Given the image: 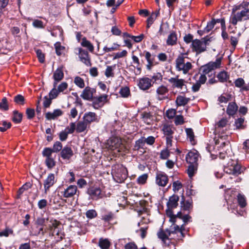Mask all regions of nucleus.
I'll return each instance as SVG.
<instances>
[{
  "instance_id": "nucleus-1",
  "label": "nucleus",
  "mask_w": 249,
  "mask_h": 249,
  "mask_svg": "<svg viewBox=\"0 0 249 249\" xmlns=\"http://www.w3.org/2000/svg\"><path fill=\"white\" fill-rule=\"evenodd\" d=\"M249 18V9L244 8L242 5L234 6L232 10L230 21L234 25L238 21Z\"/></svg>"
},
{
  "instance_id": "nucleus-2",
  "label": "nucleus",
  "mask_w": 249,
  "mask_h": 249,
  "mask_svg": "<svg viewBox=\"0 0 249 249\" xmlns=\"http://www.w3.org/2000/svg\"><path fill=\"white\" fill-rule=\"evenodd\" d=\"M187 57L183 54L179 55L176 59V68L178 71L187 74L192 69V63L187 61Z\"/></svg>"
},
{
  "instance_id": "nucleus-3",
  "label": "nucleus",
  "mask_w": 249,
  "mask_h": 249,
  "mask_svg": "<svg viewBox=\"0 0 249 249\" xmlns=\"http://www.w3.org/2000/svg\"><path fill=\"white\" fill-rule=\"evenodd\" d=\"M112 174L117 179V181L121 182L127 178V171L123 165L116 164L112 166Z\"/></svg>"
},
{
  "instance_id": "nucleus-4",
  "label": "nucleus",
  "mask_w": 249,
  "mask_h": 249,
  "mask_svg": "<svg viewBox=\"0 0 249 249\" xmlns=\"http://www.w3.org/2000/svg\"><path fill=\"white\" fill-rule=\"evenodd\" d=\"M224 171L227 174L238 176L241 173L242 168L241 165L236 161L231 160L225 167Z\"/></svg>"
},
{
  "instance_id": "nucleus-5",
  "label": "nucleus",
  "mask_w": 249,
  "mask_h": 249,
  "mask_svg": "<svg viewBox=\"0 0 249 249\" xmlns=\"http://www.w3.org/2000/svg\"><path fill=\"white\" fill-rule=\"evenodd\" d=\"M176 130L175 127L173 125L164 124L162 128V131L166 140V145L168 147L172 146V141L173 138V134Z\"/></svg>"
},
{
  "instance_id": "nucleus-6",
  "label": "nucleus",
  "mask_w": 249,
  "mask_h": 249,
  "mask_svg": "<svg viewBox=\"0 0 249 249\" xmlns=\"http://www.w3.org/2000/svg\"><path fill=\"white\" fill-rule=\"evenodd\" d=\"M209 41L210 39L205 37L201 40L195 39L192 41L193 48L197 53H201L206 50Z\"/></svg>"
},
{
  "instance_id": "nucleus-7",
  "label": "nucleus",
  "mask_w": 249,
  "mask_h": 249,
  "mask_svg": "<svg viewBox=\"0 0 249 249\" xmlns=\"http://www.w3.org/2000/svg\"><path fill=\"white\" fill-rule=\"evenodd\" d=\"M221 63V58H219L216 59L214 62H210L208 64L203 66L201 68L203 73L204 74H209L212 71L220 67Z\"/></svg>"
},
{
  "instance_id": "nucleus-8",
  "label": "nucleus",
  "mask_w": 249,
  "mask_h": 249,
  "mask_svg": "<svg viewBox=\"0 0 249 249\" xmlns=\"http://www.w3.org/2000/svg\"><path fill=\"white\" fill-rule=\"evenodd\" d=\"M168 82L172 84V87L173 88L186 90L185 80L183 79H179L178 76L169 79Z\"/></svg>"
},
{
  "instance_id": "nucleus-9",
  "label": "nucleus",
  "mask_w": 249,
  "mask_h": 249,
  "mask_svg": "<svg viewBox=\"0 0 249 249\" xmlns=\"http://www.w3.org/2000/svg\"><path fill=\"white\" fill-rule=\"evenodd\" d=\"M56 181L57 179L54 174L50 173L48 174L43 183L44 193L45 194H47L49 191L50 188L54 184Z\"/></svg>"
},
{
  "instance_id": "nucleus-10",
  "label": "nucleus",
  "mask_w": 249,
  "mask_h": 249,
  "mask_svg": "<svg viewBox=\"0 0 249 249\" xmlns=\"http://www.w3.org/2000/svg\"><path fill=\"white\" fill-rule=\"evenodd\" d=\"M108 95L107 94H103L100 96L95 97L93 99L92 106L95 109H98L102 107L107 102Z\"/></svg>"
},
{
  "instance_id": "nucleus-11",
  "label": "nucleus",
  "mask_w": 249,
  "mask_h": 249,
  "mask_svg": "<svg viewBox=\"0 0 249 249\" xmlns=\"http://www.w3.org/2000/svg\"><path fill=\"white\" fill-rule=\"evenodd\" d=\"M75 50L78 52V54L80 60L86 65L90 66L91 62L88 52L81 48H78Z\"/></svg>"
},
{
  "instance_id": "nucleus-12",
  "label": "nucleus",
  "mask_w": 249,
  "mask_h": 249,
  "mask_svg": "<svg viewBox=\"0 0 249 249\" xmlns=\"http://www.w3.org/2000/svg\"><path fill=\"white\" fill-rule=\"evenodd\" d=\"M83 120L89 125L92 123H98L99 121V118L96 114L93 112H88L84 114Z\"/></svg>"
},
{
  "instance_id": "nucleus-13",
  "label": "nucleus",
  "mask_w": 249,
  "mask_h": 249,
  "mask_svg": "<svg viewBox=\"0 0 249 249\" xmlns=\"http://www.w3.org/2000/svg\"><path fill=\"white\" fill-rule=\"evenodd\" d=\"M88 194L92 199L97 200L103 197V194L100 188L91 187L88 190Z\"/></svg>"
},
{
  "instance_id": "nucleus-14",
  "label": "nucleus",
  "mask_w": 249,
  "mask_h": 249,
  "mask_svg": "<svg viewBox=\"0 0 249 249\" xmlns=\"http://www.w3.org/2000/svg\"><path fill=\"white\" fill-rule=\"evenodd\" d=\"M108 148L114 150L121 147L122 144V140L118 137L110 138L107 142Z\"/></svg>"
},
{
  "instance_id": "nucleus-15",
  "label": "nucleus",
  "mask_w": 249,
  "mask_h": 249,
  "mask_svg": "<svg viewBox=\"0 0 249 249\" xmlns=\"http://www.w3.org/2000/svg\"><path fill=\"white\" fill-rule=\"evenodd\" d=\"M168 181L167 176L163 173H158L156 177V183L160 186L164 187Z\"/></svg>"
},
{
  "instance_id": "nucleus-16",
  "label": "nucleus",
  "mask_w": 249,
  "mask_h": 249,
  "mask_svg": "<svg viewBox=\"0 0 249 249\" xmlns=\"http://www.w3.org/2000/svg\"><path fill=\"white\" fill-rule=\"evenodd\" d=\"M152 79L147 77H143L140 79L138 86L143 90L149 89L152 86Z\"/></svg>"
},
{
  "instance_id": "nucleus-17",
  "label": "nucleus",
  "mask_w": 249,
  "mask_h": 249,
  "mask_svg": "<svg viewBox=\"0 0 249 249\" xmlns=\"http://www.w3.org/2000/svg\"><path fill=\"white\" fill-rule=\"evenodd\" d=\"M198 159V154L196 151L189 152L186 157L187 162L190 164H196Z\"/></svg>"
},
{
  "instance_id": "nucleus-18",
  "label": "nucleus",
  "mask_w": 249,
  "mask_h": 249,
  "mask_svg": "<svg viewBox=\"0 0 249 249\" xmlns=\"http://www.w3.org/2000/svg\"><path fill=\"white\" fill-rule=\"evenodd\" d=\"M64 77V73L62 68L57 69L54 72L53 78L54 79L53 86L56 87L57 83Z\"/></svg>"
},
{
  "instance_id": "nucleus-19",
  "label": "nucleus",
  "mask_w": 249,
  "mask_h": 249,
  "mask_svg": "<svg viewBox=\"0 0 249 249\" xmlns=\"http://www.w3.org/2000/svg\"><path fill=\"white\" fill-rule=\"evenodd\" d=\"M77 190L76 186L70 185L64 191L63 195L64 197L66 198L72 197L76 194Z\"/></svg>"
},
{
  "instance_id": "nucleus-20",
  "label": "nucleus",
  "mask_w": 249,
  "mask_h": 249,
  "mask_svg": "<svg viewBox=\"0 0 249 249\" xmlns=\"http://www.w3.org/2000/svg\"><path fill=\"white\" fill-rule=\"evenodd\" d=\"M94 91L93 89L87 87L83 91L81 97L85 100H89L92 99Z\"/></svg>"
},
{
  "instance_id": "nucleus-21",
  "label": "nucleus",
  "mask_w": 249,
  "mask_h": 249,
  "mask_svg": "<svg viewBox=\"0 0 249 249\" xmlns=\"http://www.w3.org/2000/svg\"><path fill=\"white\" fill-rule=\"evenodd\" d=\"M156 92L158 99L161 100L165 98L164 96L168 93V89L166 86L161 85L157 89Z\"/></svg>"
},
{
  "instance_id": "nucleus-22",
  "label": "nucleus",
  "mask_w": 249,
  "mask_h": 249,
  "mask_svg": "<svg viewBox=\"0 0 249 249\" xmlns=\"http://www.w3.org/2000/svg\"><path fill=\"white\" fill-rule=\"evenodd\" d=\"M179 197L177 195L171 196L167 203L168 209H173L176 208L178 205Z\"/></svg>"
},
{
  "instance_id": "nucleus-23",
  "label": "nucleus",
  "mask_w": 249,
  "mask_h": 249,
  "mask_svg": "<svg viewBox=\"0 0 249 249\" xmlns=\"http://www.w3.org/2000/svg\"><path fill=\"white\" fill-rule=\"evenodd\" d=\"M63 111L60 109H54L53 112H47L46 117L48 120H54L57 117L62 115Z\"/></svg>"
},
{
  "instance_id": "nucleus-24",
  "label": "nucleus",
  "mask_w": 249,
  "mask_h": 249,
  "mask_svg": "<svg viewBox=\"0 0 249 249\" xmlns=\"http://www.w3.org/2000/svg\"><path fill=\"white\" fill-rule=\"evenodd\" d=\"M61 155L63 159L69 160L73 155V151L71 148L66 146L62 150Z\"/></svg>"
},
{
  "instance_id": "nucleus-25",
  "label": "nucleus",
  "mask_w": 249,
  "mask_h": 249,
  "mask_svg": "<svg viewBox=\"0 0 249 249\" xmlns=\"http://www.w3.org/2000/svg\"><path fill=\"white\" fill-rule=\"evenodd\" d=\"M177 36L175 32H172L168 36L166 44L168 45L173 46L177 44Z\"/></svg>"
},
{
  "instance_id": "nucleus-26",
  "label": "nucleus",
  "mask_w": 249,
  "mask_h": 249,
  "mask_svg": "<svg viewBox=\"0 0 249 249\" xmlns=\"http://www.w3.org/2000/svg\"><path fill=\"white\" fill-rule=\"evenodd\" d=\"M235 85L236 87L241 88L242 89L248 90L249 89V85L246 84L243 79L239 78L234 82Z\"/></svg>"
},
{
  "instance_id": "nucleus-27",
  "label": "nucleus",
  "mask_w": 249,
  "mask_h": 249,
  "mask_svg": "<svg viewBox=\"0 0 249 249\" xmlns=\"http://www.w3.org/2000/svg\"><path fill=\"white\" fill-rule=\"evenodd\" d=\"M89 127V125L84 120L82 121H79L77 123L76 125V131L78 133L83 132L86 130L88 127Z\"/></svg>"
},
{
  "instance_id": "nucleus-28",
  "label": "nucleus",
  "mask_w": 249,
  "mask_h": 249,
  "mask_svg": "<svg viewBox=\"0 0 249 249\" xmlns=\"http://www.w3.org/2000/svg\"><path fill=\"white\" fill-rule=\"evenodd\" d=\"M190 100L189 98H186L184 96H178L176 100V103L178 106H182L186 105Z\"/></svg>"
},
{
  "instance_id": "nucleus-29",
  "label": "nucleus",
  "mask_w": 249,
  "mask_h": 249,
  "mask_svg": "<svg viewBox=\"0 0 249 249\" xmlns=\"http://www.w3.org/2000/svg\"><path fill=\"white\" fill-rule=\"evenodd\" d=\"M237 109L238 106L235 103H230L227 109V113L229 115H233L237 111Z\"/></svg>"
},
{
  "instance_id": "nucleus-30",
  "label": "nucleus",
  "mask_w": 249,
  "mask_h": 249,
  "mask_svg": "<svg viewBox=\"0 0 249 249\" xmlns=\"http://www.w3.org/2000/svg\"><path fill=\"white\" fill-rule=\"evenodd\" d=\"M81 44L83 47L87 48L89 52H93L94 46L89 40L86 39V37L82 38Z\"/></svg>"
},
{
  "instance_id": "nucleus-31",
  "label": "nucleus",
  "mask_w": 249,
  "mask_h": 249,
  "mask_svg": "<svg viewBox=\"0 0 249 249\" xmlns=\"http://www.w3.org/2000/svg\"><path fill=\"white\" fill-rule=\"evenodd\" d=\"M141 116L142 120L144 123L147 124H151L152 122V118L150 113L144 112L141 114Z\"/></svg>"
},
{
  "instance_id": "nucleus-32",
  "label": "nucleus",
  "mask_w": 249,
  "mask_h": 249,
  "mask_svg": "<svg viewBox=\"0 0 249 249\" xmlns=\"http://www.w3.org/2000/svg\"><path fill=\"white\" fill-rule=\"evenodd\" d=\"M157 234L158 237L163 241L167 239L168 237L170 235V232L168 231V229H166L165 231L160 230L158 232Z\"/></svg>"
},
{
  "instance_id": "nucleus-33",
  "label": "nucleus",
  "mask_w": 249,
  "mask_h": 249,
  "mask_svg": "<svg viewBox=\"0 0 249 249\" xmlns=\"http://www.w3.org/2000/svg\"><path fill=\"white\" fill-rule=\"evenodd\" d=\"M197 170V165L190 164L187 169V173L189 178H191L196 174Z\"/></svg>"
},
{
  "instance_id": "nucleus-34",
  "label": "nucleus",
  "mask_w": 249,
  "mask_h": 249,
  "mask_svg": "<svg viewBox=\"0 0 249 249\" xmlns=\"http://www.w3.org/2000/svg\"><path fill=\"white\" fill-rule=\"evenodd\" d=\"M99 246L102 249H108L110 246V243L107 239H100L99 241Z\"/></svg>"
},
{
  "instance_id": "nucleus-35",
  "label": "nucleus",
  "mask_w": 249,
  "mask_h": 249,
  "mask_svg": "<svg viewBox=\"0 0 249 249\" xmlns=\"http://www.w3.org/2000/svg\"><path fill=\"white\" fill-rule=\"evenodd\" d=\"M159 15V12L153 13L151 14L150 17L147 19V28H149L150 26L153 24L155 20L156 19L158 15Z\"/></svg>"
},
{
  "instance_id": "nucleus-36",
  "label": "nucleus",
  "mask_w": 249,
  "mask_h": 249,
  "mask_svg": "<svg viewBox=\"0 0 249 249\" xmlns=\"http://www.w3.org/2000/svg\"><path fill=\"white\" fill-rule=\"evenodd\" d=\"M217 77L221 82H224L227 80L229 76L227 72L222 71L217 74Z\"/></svg>"
},
{
  "instance_id": "nucleus-37",
  "label": "nucleus",
  "mask_w": 249,
  "mask_h": 249,
  "mask_svg": "<svg viewBox=\"0 0 249 249\" xmlns=\"http://www.w3.org/2000/svg\"><path fill=\"white\" fill-rule=\"evenodd\" d=\"M174 223H173V224L170 226L169 229H168V231L170 232V235L172 233H175L178 232H181V230L179 227L175 225Z\"/></svg>"
},
{
  "instance_id": "nucleus-38",
  "label": "nucleus",
  "mask_w": 249,
  "mask_h": 249,
  "mask_svg": "<svg viewBox=\"0 0 249 249\" xmlns=\"http://www.w3.org/2000/svg\"><path fill=\"white\" fill-rule=\"evenodd\" d=\"M119 93L122 97H127L130 94L129 89L127 87H123L120 89Z\"/></svg>"
},
{
  "instance_id": "nucleus-39",
  "label": "nucleus",
  "mask_w": 249,
  "mask_h": 249,
  "mask_svg": "<svg viewBox=\"0 0 249 249\" xmlns=\"http://www.w3.org/2000/svg\"><path fill=\"white\" fill-rule=\"evenodd\" d=\"M14 117L13 118V121L16 123H19L22 120V115L21 113H18L17 111L15 110L13 112Z\"/></svg>"
},
{
  "instance_id": "nucleus-40",
  "label": "nucleus",
  "mask_w": 249,
  "mask_h": 249,
  "mask_svg": "<svg viewBox=\"0 0 249 249\" xmlns=\"http://www.w3.org/2000/svg\"><path fill=\"white\" fill-rule=\"evenodd\" d=\"M74 83L80 88H83L85 87V83L83 79L79 76L75 77Z\"/></svg>"
},
{
  "instance_id": "nucleus-41",
  "label": "nucleus",
  "mask_w": 249,
  "mask_h": 249,
  "mask_svg": "<svg viewBox=\"0 0 249 249\" xmlns=\"http://www.w3.org/2000/svg\"><path fill=\"white\" fill-rule=\"evenodd\" d=\"M215 24V19H213L212 21L207 23L206 27L204 28V32L209 33L214 27Z\"/></svg>"
},
{
  "instance_id": "nucleus-42",
  "label": "nucleus",
  "mask_w": 249,
  "mask_h": 249,
  "mask_svg": "<svg viewBox=\"0 0 249 249\" xmlns=\"http://www.w3.org/2000/svg\"><path fill=\"white\" fill-rule=\"evenodd\" d=\"M188 138L189 139L190 141L193 143L194 141V132L191 128H186L185 130Z\"/></svg>"
},
{
  "instance_id": "nucleus-43",
  "label": "nucleus",
  "mask_w": 249,
  "mask_h": 249,
  "mask_svg": "<svg viewBox=\"0 0 249 249\" xmlns=\"http://www.w3.org/2000/svg\"><path fill=\"white\" fill-rule=\"evenodd\" d=\"M0 108L5 111L8 109V105L7 99L5 97L2 98L1 102L0 103Z\"/></svg>"
},
{
  "instance_id": "nucleus-44",
  "label": "nucleus",
  "mask_w": 249,
  "mask_h": 249,
  "mask_svg": "<svg viewBox=\"0 0 249 249\" xmlns=\"http://www.w3.org/2000/svg\"><path fill=\"white\" fill-rule=\"evenodd\" d=\"M56 87L53 86V88L49 92V97L52 99L55 98L58 95L59 92L56 89Z\"/></svg>"
},
{
  "instance_id": "nucleus-45",
  "label": "nucleus",
  "mask_w": 249,
  "mask_h": 249,
  "mask_svg": "<svg viewBox=\"0 0 249 249\" xmlns=\"http://www.w3.org/2000/svg\"><path fill=\"white\" fill-rule=\"evenodd\" d=\"M244 119L243 118H239L237 119L235 122V125L237 129H243L244 128L243 123Z\"/></svg>"
},
{
  "instance_id": "nucleus-46",
  "label": "nucleus",
  "mask_w": 249,
  "mask_h": 249,
  "mask_svg": "<svg viewBox=\"0 0 249 249\" xmlns=\"http://www.w3.org/2000/svg\"><path fill=\"white\" fill-rule=\"evenodd\" d=\"M182 187L181 183L179 181H174L173 183V190L174 192L178 191Z\"/></svg>"
},
{
  "instance_id": "nucleus-47",
  "label": "nucleus",
  "mask_w": 249,
  "mask_h": 249,
  "mask_svg": "<svg viewBox=\"0 0 249 249\" xmlns=\"http://www.w3.org/2000/svg\"><path fill=\"white\" fill-rule=\"evenodd\" d=\"M238 201L241 207H244L246 205V199L244 196L239 194L238 196Z\"/></svg>"
},
{
  "instance_id": "nucleus-48",
  "label": "nucleus",
  "mask_w": 249,
  "mask_h": 249,
  "mask_svg": "<svg viewBox=\"0 0 249 249\" xmlns=\"http://www.w3.org/2000/svg\"><path fill=\"white\" fill-rule=\"evenodd\" d=\"M120 47V45L117 43H114L113 46L111 47H105L103 49L104 51L107 53L110 52L114 50H117Z\"/></svg>"
},
{
  "instance_id": "nucleus-49",
  "label": "nucleus",
  "mask_w": 249,
  "mask_h": 249,
  "mask_svg": "<svg viewBox=\"0 0 249 249\" xmlns=\"http://www.w3.org/2000/svg\"><path fill=\"white\" fill-rule=\"evenodd\" d=\"M45 162L47 166L50 169L52 168L55 165V162L52 157L46 158Z\"/></svg>"
},
{
  "instance_id": "nucleus-50",
  "label": "nucleus",
  "mask_w": 249,
  "mask_h": 249,
  "mask_svg": "<svg viewBox=\"0 0 249 249\" xmlns=\"http://www.w3.org/2000/svg\"><path fill=\"white\" fill-rule=\"evenodd\" d=\"M147 175L146 174H144L139 177V178H137V182L139 184H144L147 179Z\"/></svg>"
},
{
  "instance_id": "nucleus-51",
  "label": "nucleus",
  "mask_w": 249,
  "mask_h": 249,
  "mask_svg": "<svg viewBox=\"0 0 249 249\" xmlns=\"http://www.w3.org/2000/svg\"><path fill=\"white\" fill-rule=\"evenodd\" d=\"M53 152V151L51 148H45L42 152V155L43 156L46 157V158H51Z\"/></svg>"
},
{
  "instance_id": "nucleus-52",
  "label": "nucleus",
  "mask_w": 249,
  "mask_h": 249,
  "mask_svg": "<svg viewBox=\"0 0 249 249\" xmlns=\"http://www.w3.org/2000/svg\"><path fill=\"white\" fill-rule=\"evenodd\" d=\"M76 130V125L74 123H71L70 124V126H68L65 130L67 131L69 134H72Z\"/></svg>"
},
{
  "instance_id": "nucleus-53",
  "label": "nucleus",
  "mask_w": 249,
  "mask_h": 249,
  "mask_svg": "<svg viewBox=\"0 0 249 249\" xmlns=\"http://www.w3.org/2000/svg\"><path fill=\"white\" fill-rule=\"evenodd\" d=\"M62 148V144L60 142H56L54 143L52 150L54 152L60 151Z\"/></svg>"
},
{
  "instance_id": "nucleus-54",
  "label": "nucleus",
  "mask_w": 249,
  "mask_h": 249,
  "mask_svg": "<svg viewBox=\"0 0 249 249\" xmlns=\"http://www.w3.org/2000/svg\"><path fill=\"white\" fill-rule=\"evenodd\" d=\"M127 54V52L126 50H123L121 52H118L115 54L113 57V59H116L124 57Z\"/></svg>"
},
{
  "instance_id": "nucleus-55",
  "label": "nucleus",
  "mask_w": 249,
  "mask_h": 249,
  "mask_svg": "<svg viewBox=\"0 0 249 249\" xmlns=\"http://www.w3.org/2000/svg\"><path fill=\"white\" fill-rule=\"evenodd\" d=\"M171 209H168L166 210L167 215L170 217L169 221L172 223H175L176 222V215L172 213V212L170 210Z\"/></svg>"
},
{
  "instance_id": "nucleus-56",
  "label": "nucleus",
  "mask_w": 249,
  "mask_h": 249,
  "mask_svg": "<svg viewBox=\"0 0 249 249\" xmlns=\"http://www.w3.org/2000/svg\"><path fill=\"white\" fill-rule=\"evenodd\" d=\"M33 25L34 27L37 28H43L44 27L43 22L38 19H36L33 21Z\"/></svg>"
},
{
  "instance_id": "nucleus-57",
  "label": "nucleus",
  "mask_w": 249,
  "mask_h": 249,
  "mask_svg": "<svg viewBox=\"0 0 249 249\" xmlns=\"http://www.w3.org/2000/svg\"><path fill=\"white\" fill-rule=\"evenodd\" d=\"M86 216L89 218H93L96 216L97 213L94 210H89L86 212Z\"/></svg>"
},
{
  "instance_id": "nucleus-58",
  "label": "nucleus",
  "mask_w": 249,
  "mask_h": 249,
  "mask_svg": "<svg viewBox=\"0 0 249 249\" xmlns=\"http://www.w3.org/2000/svg\"><path fill=\"white\" fill-rule=\"evenodd\" d=\"M183 117L182 115H177L175 118V124L176 125H179L183 124Z\"/></svg>"
},
{
  "instance_id": "nucleus-59",
  "label": "nucleus",
  "mask_w": 249,
  "mask_h": 249,
  "mask_svg": "<svg viewBox=\"0 0 249 249\" xmlns=\"http://www.w3.org/2000/svg\"><path fill=\"white\" fill-rule=\"evenodd\" d=\"M24 98L21 95L18 94L15 97L14 101L17 104H23Z\"/></svg>"
},
{
  "instance_id": "nucleus-60",
  "label": "nucleus",
  "mask_w": 249,
  "mask_h": 249,
  "mask_svg": "<svg viewBox=\"0 0 249 249\" xmlns=\"http://www.w3.org/2000/svg\"><path fill=\"white\" fill-rule=\"evenodd\" d=\"M162 79V76L160 73H157L152 76V79L154 80L153 82H160Z\"/></svg>"
},
{
  "instance_id": "nucleus-61",
  "label": "nucleus",
  "mask_w": 249,
  "mask_h": 249,
  "mask_svg": "<svg viewBox=\"0 0 249 249\" xmlns=\"http://www.w3.org/2000/svg\"><path fill=\"white\" fill-rule=\"evenodd\" d=\"M52 99L50 97H48L47 96H45L44 98V101H43V106L44 107H48L51 103H52Z\"/></svg>"
},
{
  "instance_id": "nucleus-62",
  "label": "nucleus",
  "mask_w": 249,
  "mask_h": 249,
  "mask_svg": "<svg viewBox=\"0 0 249 249\" xmlns=\"http://www.w3.org/2000/svg\"><path fill=\"white\" fill-rule=\"evenodd\" d=\"M105 74L107 77L113 76V69L111 66L107 67Z\"/></svg>"
},
{
  "instance_id": "nucleus-63",
  "label": "nucleus",
  "mask_w": 249,
  "mask_h": 249,
  "mask_svg": "<svg viewBox=\"0 0 249 249\" xmlns=\"http://www.w3.org/2000/svg\"><path fill=\"white\" fill-rule=\"evenodd\" d=\"M36 53L39 62L41 63H43L44 62V55L42 53L41 51L40 50H37L36 51Z\"/></svg>"
},
{
  "instance_id": "nucleus-64",
  "label": "nucleus",
  "mask_w": 249,
  "mask_h": 249,
  "mask_svg": "<svg viewBox=\"0 0 249 249\" xmlns=\"http://www.w3.org/2000/svg\"><path fill=\"white\" fill-rule=\"evenodd\" d=\"M47 205V201L45 199L40 200L37 204L38 207L40 209L45 208Z\"/></svg>"
}]
</instances>
